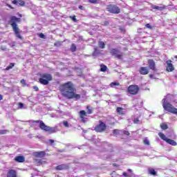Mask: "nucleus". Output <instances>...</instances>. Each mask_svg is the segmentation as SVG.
Masks as SVG:
<instances>
[{"label": "nucleus", "instance_id": "50", "mask_svg": "<svg viewBox=\"0 0 177 177\" xmlns=\"http://www.w3.org/2000/svg\"><path fill=\"white\" fill-rule=\"evenodd\" d=\"M79 9H80L81 10H82V9H84V7L82 6H79Z\"/></svg>", "mask_w": 177, "mask_h": 177}, {"label": "nucleus", "instance_id": "31", "mask_svg": "<svg viewBox=\"0 0 177 177\" xmlns=\"http://www.w3.org/2000/svg\"><path fill=\"white\" fill-rule=\"evenodd\" d=\"M63 124H64V127H66V128H68L70 127L69 124H68V121H67V120H64L63 122Z\"/></svg>", "mask_w": 177, "mask_h": 177}, {"label": "nucleus", "instance_id": "4", "mask_svg": "<svg viewBox=\"0 0 177 177\" xmlns=\"http://www.w3.org/2000/svg\"><path fill=\"white\" fill-rule=\"evenodd\" d=\"M87 111L82 110L79 112V116L82 122H86V120H88V114H92L93 113V108L90 106H86Z\"/></svg>", "mask_w": 177, "mask_h": 177}, {"label": "nucleus", "instance_id": "13", "mask_svg": "<svg viewBox=\"0 0 177 177\" xmlns=\"http://www.w3.org/2000/svg\"><path fill=\"white\" fill-rule=\"evenodd\" d=\"M6 177H17V171L10 169L7 171Z\"/></svg>", "mask_w": 177, "mask_h": 177}, {"label": "nucleus", "instance_id": "48", "mask_svg": "<svg viewBox=\"0 0 177 177\" xmlns=\"http://www.w3.org/2000/svg\"><path fill=\"white\" fill-rule=\"evenodd\" d=\"M153 77H154V75H153V74L149 75V78H153Z\"/></svg>", "mask_w": 177, "mask_h": 177}, {"label": "nucleus", "instance_id": "11", "mask_svg": "<svg viewBox=\"0 0 177 177\" xmlns=\"http://www.w3.org/2000/svg\"><path fill=\"white\" fill-rule=\"evenodd\" d=\"M167 66L166 68V71H168V73H171L175 70V68L174 67V65L172 64V61L171 59H168L166 62Z\"/></svg>", "mask_w": 177, "mask_h": 177}, {"label": "nucleus", "instance_id": "38", "mask_svg": "<svg viewBox=\"0 0 177 177\" xmlns=\"http://www.w3.org/2000/svg\"><path fill=\"white\" fill-rule=\"evenodd\" d=\"M39 37H40V38H42L43 39H45V35H44V33H40V34H39Z\"/></svg>", "mask_w": 177, "mask_h": 177}, {"label": "nucleus", "instance_id": "26", "mask_svg": "<svg viewBox=\"0 0 177 177\" xmlns=\"http://www.w3.org/2000/svg\"><path fill=\"white\" fill-rule=\"evenodd\" d=\"M160 128L163 131H165V130L168 129V125L165 123H162V124H160Z\"/></svg>", "mask_w": 177, "mask_h": 177}, {"label": "nucleus", "instance_id": "6", "mask_svg": "<svg viewBox=\"0 0 177 177\" xmlns=\"http://www.w3.org/2000/svg\"><path fill=\"white\" fill-rule=\"evenodd\" d=\"M162 102L164 110L168 111L169 113H171V114L177 115V109L172 106V104H171L169 102H167V98H163Z\"/></svg>", "mask_w": 177, "mask_h": 177}, {"label": "nucleus", "instance_id": "47", "mask_svg": "<svg viewBox=\"0 0 177 177\" xmlns=\"http://www.w3.org/2000/svg\"><path fill=\"white\" fill-rule=\"evenodd\" d=\"M122 175L123 176H126V177L128 176V174L127 172H124Z\"/></svg>", "mask_w": 177, "mask_h": 177}, {"label": "nucleus", "instance_id": "43", "mask_svg": "<svg viewBox=\"0 0 177 177\" xmlns=\"http://www.w3.org/2000/svg\"><path fill=\"white\" fill-rule=\"evenodd\" d=\"M6 6H8V8H10V9H13V7L9 3H6Z\"/></svg>", "mask_w": 177, "mask_h": 177}, {"label": "nucleus", "instance_id": "29", "mask_svg": "<svg viewBox=\"0 0 177 177\" xmlns=\"http://www.w3.org/2000/svg\"><path fill=\"white\" fill-rule=\"evenodd\" d=\"M111 86L113 87V86H120V82H111L110 84Z\"/></svg>", "mask_w": 177, "mask_h": 177}, {"label": "nucleus", "instance_id": "32", "mask_svg": "<svg viewBox=\"0 0 177 177\" xmlns=\"http://www.w3.org/2000/svg\"><path fill=\"white\" fill-rule=\"evenodd\" d=\"M113 135H119V134H120V130H118V129H114V130L113 131Z\"/></svg>", "mask_w": 177, "mask_h": 177}, {"label": "nucleus", "instance_id": "49", "mask_svg": "<svg viewBox=\"0 0 177 177\" xmlns=\"http://www.w3.org/2000/svg\"><path fill=\"white\" fill-rule=\"evenodd\" d=\"M173 96H174L173 95L168 94L167 95V97H172Z\"/></svg>", "mask_w": 177, "mask_h": 177}, {"label": "nucleus", "instance_id": "51", "mask_svg": "<svg viewBox=\"0 0 177 177\" xmlns=\"http://www.w3.org/2000/svg\"><path fill=\"white\" fill-rule=\"evenodd\" d=\"M50 143H55V140H49Z\"/></svg>", "mask_w": 177, "mask_h": 177}, {"label": "nucleus", "instance_id": "5", "mask_svg": "<svg viewBox=\"0 0 177 177\" xmlns=\"http://www.w3.org/2000/svg\"><path fill=\"white\" fill-rule=\"evenodd\" d=\"M39 82L41 85H49V82L53 80V77L50 73H41L39 74Z\"/></svg>", "mask_w": 177, "mask_h": 177}, {"label": "nucleus", "instance_id": "41", "mask_svg": "<svg viewBox=\"0 0 177 177\" xmlns=\"http://www.w3.org/2000/svg\"><path fill=\"white\" fill-rule=\"evenodd\" d=\"M18 104H19V109H23V107H24V104L21 102H19Z\"/></svg>", "mask_w": 177, "mask_h": 177}, {"label": "nucleus", "instance_id": "7", "mask_svg": "<svg viewBox=\"0 0 177 177\" xmlns=\"http://www.w3.org/2000/svg\"><path fill=\"white\" fill-rule=\"evenodd\" d=\"M107 130V125L102 120H99V124L94 127V131L99 133L105 132Z\"/></svg>", "mask_w": 177, "mask_h": 177}, {"label": "nucleus", "instance_id": "23", "mask_svg": "<svg viewBox=\"0 0 177 177\" xmlns=\"http://www.w3.org/2000/svg\"><path fill=\"white\" fill-rule=\"evenodd\" d=\"M158 136L160 137V139H162V140H165V142H166L168 139L167 136H165V134L161 132L158 133Z\"/></svg>", "mask_w": 177, "mask_h": 177}, {"label": "nucleus", "instance_id": "12", "mask_svg": "<svg viewBox=\"0 0 177 177\" xmlns=\"http://www.w3.org/2000/svg\"><path fill=\"white\" fill-rule=\"evenodd\" d=\"M70 169V166H68V165L67 164H62L55 167L56 171H64L66 169Z\"/></svg>", "mask_w": 177, "mask_h": 177}, {"label": "nucleus", "instance_id": "20", "mask_svg": "<svg viewBox=\"0 0 177 177\" xmlns=\"http://www.w3.org/2000/svg\"><path fill=\"white\" fill-rule=\"evenodd\" d=\"M148 173L149 175H152V176H156L157 175V171H156V170L153 168H149Z\"/></svg>", "mask_w": 177, "mask_h": 177}, {"label": "nucleus", "instance_id": "30", "mask_svg": "<svg viewBox=\"0 0 177 177\" xmlns=\"http://www.w3.org/2000/svg\"><path fill=\"white\" fill-rule=\"evenodd\" d=\"M69 17L71 19V20H73V21L77 23V17L75 15L70 16Z\"/></svg>", "mask_w": 177, "mask_h": 177}, {"label": "nucleus", "instance_id": "1", "mask_svg": "<svg viewBox=\"0 0 177 177\" xmlns=\"http://www.w3.org/2000/svg\"><path fill=\"white\" fill-rule=\"evenodd\" d=\"M59 91L62 96L66 99H81V95L77 94V89L73 82H68L60 85Z\"/></svg>", "mask_w": 177, "mask_h": 177}, {"label": "nucleus", "instance_id": "57", "mask_svg": "<svg viewBox=\"0 0 177 177\" xmlns=\"http://www.w3.org/2000/svg\"><path fill=\"white\" fill-rule=\"evenodd\" d=\"M54 45H55V46H56V44H55Z\"/></svg>", "mask_w": 177, "mask_h": 177}, {"label": "nucleus", "instance_id": "36", "mask_svg": "<svg viewBox=\"0 0 177 177\" xmlns=\"http://www.w3.org/2000/svg\"><path fill=\"white\" fill-rule=\"evenodd\" d=\"M139 118H136L133 120V124H139Z\"/></svg>", "mask_w": 177, "mask_h": 177}, {"label": "nucleus", "instance_id": "17", "mask_svg": "<svg viewBox=\"0 0 177 177\" xmlns=\"http://www.w3.org/2000/svg\"><path fill=\"white\" fill-rule=\"evenodd\" d=\"M15 160L16 162H24L26 159L24 158V156H19L15 158Z\"/></svg>", "mask_w": 177, "mask_h": 177}, {"label": "nucleus", "instance_id": "33", "mask_svg": "<svg viewBox=\"0 0 177 177\" xmlns=\"http://www.w3.org/2000/svg\"><path fill=\"white\" fill-rule=\"evenodd\" d=\"M146 28H149V30H153V26H151V25H150V24H147L145 25Z\"/></svg>", "mask_w": 177, "mask_h": 177}, {"label": "nucleus", "instance_id": "39", "mask_svg": "<svg viewBox=\"0 0 177 177\" xmlns=\"http://www.w3.org/2000/svg\"><path fill=\"white\" fill-rule=\"evenodd\" d=\"M90 3H96L97 0H88Z\"/></svg>", "mask_w": 177, "mask_h": 177}, {"label": "nucleus", "instance_id": "53", "mask_svg": "<svg viewBox=\"0 0 177 177\" xmlns=\"http://www.w3.org/2000/svg\"><path fill=\"white\" fill-rule=\"evenodd\" d=\"M19 16L20 17H22V15H21V14H19Z\"/></svg>", "mask_w": 177, "mask_h": 177}, {"label": "nucleus", "instance_id": "10", "mask_svg": "<svg viewBox=\"0 0 177 177\" xmlns=\"http://www.w3.org/2000/svg\"><path fill=\"white\" fill-rule=\"evenodd\" d=\"M111 54L112 56H115V57L119 60H122V57H124V54L120 52L117 48H112L111 50Z\"/></svg>", "mask_w": 177, "mask_h": 177}, {"label": "nucleus", "instance_id": "22", "mask_svg": "<svg viewBox=\"0 0 177 177\" xmlns=\"http://www.w3.org/2000/svg\"><path fill=\"white\" fill-rule=\"evenodd\" d=\"M15 64H15V62H11V63H10L9 66H8L6 68L5 70H6V71H9V70H12V68L15 67Z\"/></svg>", "mask_w": 177, "mask_h": 177}, {"label": "nucleus", "instance_id": "28", "mask_svg": "<svg viewBox=\"0 0 177 177\" xmlns=\"http://www.w3.org/2000/svg\"><path fill=\"white\" fill-rule=\"evenodd\" d=\"M17 5H19V6H24V5H26V2L23 0H18Z\"/></svg>", "mask_w": 177, "mask_h": 177}, {"label": "nucleus", "instance_id": "45", "mask_svg": "<svg viewBox=\"0 0 177 177\" xmlns=\"http://www.w3.org/2000/svg\"><path fill=\"white\" fill-rule=\"evenodd\" d=\"M113 167H116L117 168H118L120 165H117V163H113Z\"/></svg>", "mask_w": 177, "mask_h": 177}, {"label": "nucleus", "instance_id": "16", "mask_svg": "<svg viewBox=\"0 0 177 177\" xmlns=\"http://www.w3.org/2000/svg\"><path fill=\"white\" fill-rule=\"evenodd\" d=\"M46 154V153L45 151H38L33 153V156H35V157H36L37 158H44Z\"/></svg>", "mask_w": 177, "mask_h": 177}, {"label": "nucleus", "instance_id": "9", "mask_svg": "<svg viewBox=\"0 0 177 177\" xmlns=\"http://www.w3.org/2000/svg\"><path fill=\"white\" fill-rule=\"evenodd\" d=\"M139 91H140V88L136 84H131L127 88V91L130 95H138Z\"/></svg>", "mask_w": 177, "mask_h": 177}, {"label": "nucleus", "instance_id": "37", "mask_svg": "<svg viewBox=\"0 0 177 177\" xmlns=\"http://www.w3.org/2000/svg\"><path fill=\"white\" fill-rule=\"evenodd\" d=\"M123 133H124V135H126V136H129V135H131V133H129V131H126V130H124V131H123Z\"/></svg>", "mask_w": 177, "mask_h": 177}, {"label": "nucleus", "instance_id": "40", "mask_svg": "<svg viewBox=\"0 0 177 177\" xmlns=\"http://www.w3.org/2000/svg\"><path fill=\"white\" fill-rule=\"evenodd\" d=\"M32 89H34L36 92H38V91H39V88L37 86H32Z\"/></svg>", "mask_w": 177, "mask_h": 177}, {"label": "nucleus", "instance_id": "56", "mask_svg": "<svg viewBox=\"0 0 177 177\" xmlns=\"http://www.w3.org/2000/svg\"><path fill=\"white\" fill-rule=\"evenodd\" d=\"M174 58H175V59H177V55H176V56L174 57Z\"/></svg>", "mask_w": 177, "mask_h": 177}, {"label": "nucleus", "instance_id": "27", "mask_svg": "<svg viewBox=\"0 0 177 177\" xmlns=\"http://www.w3.org/2000/svg\"><path fill=\"white\" fill-rule=\"evenodd\" d=\"M75 50H77V46H75L74 44H72L71 46V51L75 52Z\"/></svg>", "mask_w": 177, "mask_h": 177}, {"label": "nucleus", "instance_id": "44", "mask_svg": "<svg viewBox=\"0 0 177 177\" xmlns=\"http://www.w3.org/2000/svg\"><path fill=\"white\" fill-rule=\"evenodd\" d=\"M36 161H37V164H42V162L41 160L36 159Z\"/></svg>", "mask_w": 177, "mask_h": 177}, {"label": "nucleus", "instance_id": "8", "mask_svg": "<svg viewBox=\"0 0 177 177\" xmlns=\"http://www.w3.org/2000/svg\"><path fill=\"white\" fill-rule=\"evenodd\" d=\"M106 10L113 15H118V13L121 12V9H120V7L113 4L108 5L106 6Z\"/></svg>", "mask_w": 177, "mask_h": 177}, {"label": "nucleus", "instance_id": "15", "mask_svg": "<svg viewBox=\"0 0 177 177\" xmlns=\"http://www.w3.org/2000/svg\"><path fill=\"white\" fill-rule=\"evenodd\" d=\"M148 64L150 70H152V71H156L157 70L156 68V62L153 59H148Z\"/></svg>", "mask_w": 177, "mask_h": 177}, {"label": "nucleus", "instance_id": "2", "mask_svg": "<svg viewBox=\"0 0 177 177\" xmlns=\"http://www.w3.org/2000/svg\"><path fill=\"white\" fill-rule=\"evenodd\" d=\"M20 21H21V19L20 18H17V17L16 16H11L10 17V21H8V24L11 26L17 38L23 40L24 39V37L20 35V29L17 26V23H20Z\"/></svg>", "mask_w": 177, "mask_h": 177}, {"label": "nucleus", "instance_id": "34", "mask_svg": "<svg viewBox=\"0 0 177 177\" xmlns=\"http://www.w3.org/2000/svg\"><path fill=\"white\" fill-rule=\"evenodd\" d=\"M143 142H144V144L147 145V146H149V145H150V142H149V140H147V139H145L143 140Z\"/></svg>", "mask_w": 177, "mask_h": 177}, {"label": "nucleus", "instance_id": "35", "mask_svg": "<svg viewBox=\"0 0 177 177\" xmlns=\"http://www.w3.org/2000/svg\"><path fill=\"white\" fill-rule=\"evenodd\" d=\"M21 84H22V85H24V86H26V85H27V83L26 82V80L24 79H22L21 80Z\"/></svg>", "mask_w": 177, "mask_h": 177}, {"label": "nucleus", "instance_id": "24", "mask_svg": "<svg viewBox=\"0 0 177 177\" xmlns=\"http://www.w3.org/2000/svg\"><path fill=\"white\" fill-rule=\"evenodd\" d=\"M100 67V71H102V73H105V71H107V66L101 64Z\"/></svg>", "mask_w": 177, "mask_h": 177}, {"label": "nucleus", "instance_id": "46", "mask_svg": "<svg viewBox=\"0 0 177 177\" xmlns=\"http://www.w3.org/2000/svg\"><path fill=\"white\" fill-rule=\"evenodd\" d=\"M109 21L104 22V26H109Z\"/></svg>", "mask_w": 177, "mask_h": 177}, {"label": "nucleus", "instance_id": "54", "mask_svg": "<svg viewBox=\"0 0 177 177\" xmlns=\"http://www.w3.org/2000/svg\"><path fill=\"white\" fill-rule=\"evenodd\" d=\"M3 133L0 131V135H2Z\"/></svg>", "mask_w": 177, "mask_h": 177}, {"label": "nucleus", "instance_id": "25", "mask_svg": "<svg viewBox=\"0 0 177 177\" xmlns=\"http://www.w3.org/2000/svg\"><path fill=\"white\" fill-rule=\"evenodd\" d=\"M98 46L99 48H100L101 49H104V48H106V44H104V42L103 41H99Z\"/></svg>", "mask_w": 177, "mask_h": 177}, {"label": "nucleus", "instance_id": "14", "mask_svg": "<svg viewBox=\"0 0 177 177\" xmlns=\"http://www.w3.org/2000/svg\"><path fill=\"white\" fill-rule=\"evenodd\" d=\"M139 73L141 74V75H147L149 73H150V71H149V68L146 66L140 67L139 69Z\"/></svg>", "mask_w": 177, "mask_h": 177}, {"label": "nucleus", "instance_id": "21", "mask_svg": "<svg viewBox=\"0 0 177 177\" xmlns=\"http://www.w3.org/2000/svg\"><path fill=\"white\" fill-rule=\"evenodd\" d=\"M166 142L168 143L169 145H171V146H176L177 145L175 140H171L169 138H167V140H166Z\"/></svg>", "mask_w": 177, "mask_h": 177}, {"label": "nucleus", "instance_id": "55", "mask_svg": "<svg viewBox=\"0 0 177 177\" xmlns=\"http://www.w3.org/2000/svg\"><path fill=\"white\" fill-rule=\"evenodd\" d=\"M128 171H129V172H131V169H129Z\"/></svg>", "mask_w": 177, "mask_h": 177}, {"label": "nucleus", "instance_id": "19", "mask_svg": "<svg viewBox=\"0 0 177 177\" xmlns=\"http://www.w3.org/2000/svg\"><path fill=\"white\" fill-rule=\"evenodd\" d=\"M152 9H156V10H164V9H167V6H152Z\"/></svg>", "mask_w": 177, "mask_h": 177}, {"label": "nucleus", "instance_id": "52", "mask_svg": "<svg viewBox=\"0 0 177 177\" xmlns=\"http://www.w3.org/2000/svg\"><path fill=\"white\" fill-rule=\"evenodd\" d=\"M3 99V96H2V95L0 94V100H2Z\"/></svg>", "mask_w": 177, "mask_h": 177}, {"label": "nucleus", "instance_id": "42", "mask_svg": "<svg viewBox=\"0 0 177 177\" xmlns=\"http://www.w3.org/2000/svg\"><path fill=\"white\" fill-rule=\"evenodd\" d=\"M18 1L17 0H13L12 1V3H13V5H17Z\"/></svg>", "mask_w": 177, "mask_h": 177}, {"label": "nucleus", "instance_id": "3", "mask_svg": "<svg viewBox=\"0 0 177 177\" xmlns=\"http://www.w3.org/2000/svg\"><path fill=\"white\" fill-rule=\"evenodd\" d=\"M31 122H32V124H40L39 128L42 131H44V132H48L49 133H56L57 132L56 128L46 126L42 120H31Z\"/></svg>", "mask_w": 177, "mask_h": 177}, {"label": "nucleus", "instance_id": "18", "mask_svg": "<svg viewBox=\"0 0 177 177\" xmlns=\"http://www.w3.org/2000/svg\"><path fill=\"white\" fill-rule=\"evenodd\" d=\"M116 112L119 115H124L125 113L124 112V108L122 107H117Z\"/></svg>", "mask_w": 177, "mask_h": 177}]
</instances>
